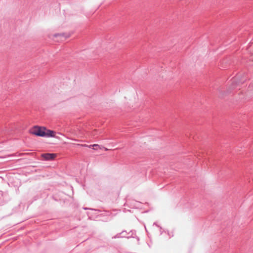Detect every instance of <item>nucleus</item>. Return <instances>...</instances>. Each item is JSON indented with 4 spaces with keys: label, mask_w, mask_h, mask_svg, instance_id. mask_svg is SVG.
<instances>
[{
    "label": "nucleus",
    "mask_w": 253,
    "mask_h": 253,
    "mask_svg": "<svg viewBox=\"0 0 253 253\" xmlns=\"http://www.w3.org/2000/svg\"><path fill=\"white\" fill-rule=\"evenodd\" d=\"M56 156L55 154L50 153L43 154L42 155V157L45 160H53L56 157Z\"/></svg>",
    "instance_id": "obj_2"
},
{
    "label": "nucleus",
    "mask_w": 253,
    "mask_h": 253,
    "mask_svg": "<svg viewBox=\"0 0 253 253\" xmlns=\"http://www.w3.org/2000/svg\"><path fill=\"white\" fill-rule=\"evenodd\" d=\"M82 146H87L86 145H82Z\"/></svg>",
    "instance_id": "obj_4"
},
{
    "label": "nucleus",
    "mask_w": 253,
    "mask_h": 253,
    "mask_svg": "<svg viewBox=\"0 0 253 253\" xmlns=\"http://www.w3.org/2000/svg\"><path fill=\"white\" fill-rule=\"evenodd\" d=\"M93 147L94 149H96V147H99L98 144H93L92 145L89 146V147Z\"/></svg>",
    "instance_id": "obj_3"
},
{
    "label": "nucleus",
    "mask_w": 253,
    "mask_h": 253,
    "mask_svg": "<svg viewBox=\"0 0 253 253\" xmlns=\"http://www.w3.org/2000/svg\"><path fill=\"white\" fill-rule=\"evenodd\" d=\"M32 134L42 137H55V132L46 129L44 127L35 126L30 130Z\"/></svg>",
    "instance_id": "obj_1"
}]
</instances>
